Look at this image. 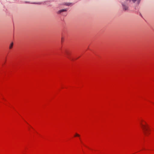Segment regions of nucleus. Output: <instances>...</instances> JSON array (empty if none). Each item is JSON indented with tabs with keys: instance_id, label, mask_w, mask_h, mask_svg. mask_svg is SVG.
I'll return each instance as SVG.
<instances>
[{
	"instance_id": "nucleus-1",
	"label": "nucleus",
	"mask_w": 154,
	"mask_h": 154,
	"mask_svg": "<svg viewBox=\"0 0 154 154\" xmlns=\"http://www.w3.org/2000/svg\"><path fill=\"white\" fill-rule=\"evenodd\" d=\"M140 125L141 128L144 130L145 134L149 131L150 129L149 126L145 121L142 120L140 122Z\"/></svg>"
},
{
	"instance_id": "nucleus-2",
	"label": "nucleus",
	"mask_w": 154,
	"mask_h": 154,
	"mask_svg": "<svg viewBox=\"0 0 154 154\" xmlns=\"http://www.w3.org/2000/svg\"><path fill=\"white\" fill-rule=\"evenodd\" d=\"M67 10V9L61 10L58 11L57 13L58 14H60L63 16H66L67 14L66 12Z\"/></svg>"
},
{
	"instance_id": "nucleus-3",
	"label": "nucleus",
	"mask_w": 154,
	"mask_h": 154,
	"mask_svg": "<svg viewBox=\"0 0 154 154\" xmlns=\"http://www.w3.org/2000/svg\"><path fill=\"white\" fill-rule=\"evenodd\" d=\"M122 6L123 9L125 11L127 10L128 9V6L126 3H124L122 4Z\"/></svg>"
},
{
	"instance_id": "nucleus-4",
	"label": "nucleus",
	"mask_w": 154,
	"mask_h": 154,
	"mask_svg": "<svg viewBox=\"0 0 154 154\" xmlns=\"http://www.w3.org/2000/svg\"><path fill=\"white\" fill-rule=\"evenodd\" d=\"M127 1H132L134 3H135L136 4L138 5L140 3L141 0H126Z\"/></svg>"
},
{
	"instance_id": "nucleus-5",
	"label": "nucleus",
	"mask_w": 154,
	"mask_h": 154,
	"mask_svg": "<svg viewBox=\"0 0 154 154\" xmlns=\"http://www.w3.org/2000/svg\"><path fill=\"white\" fill-rule=\"evenodd\" d=\"M13 42L11 43L10 44V46H9V48L10 49H11L13 47Z\"/></svg>"
},
{
	"instance_id": "nucleus-6",
	"label": "nucleus",
	"mask_w": 154,
	"mask_h": 154,
	"mask_svg": "<svg viewBox=\"0 0 154 154\" xmlns=\"http://www.w3.org/2000/svg\"><path fill=\"white\" fill-rule=\"evenodd\" d=\"M75 137H79V135L77 134H75Z\"/></svg>"
},
{
	"instance_id": "nucleus-7",
	"label": "nucleus",
	"mask_w": 154,
	"mask_h": 154,
	"mask_svg": "<svg viewBox=\"0 0 154 154\" xmlns=\"http://www.w3.org/2000/svg\"><path fill=\"white\" fill-rule=\"evenodd\" d=\"M68 53L67 52H66V54H67Z\"/></svg>"
}]
</instances>
